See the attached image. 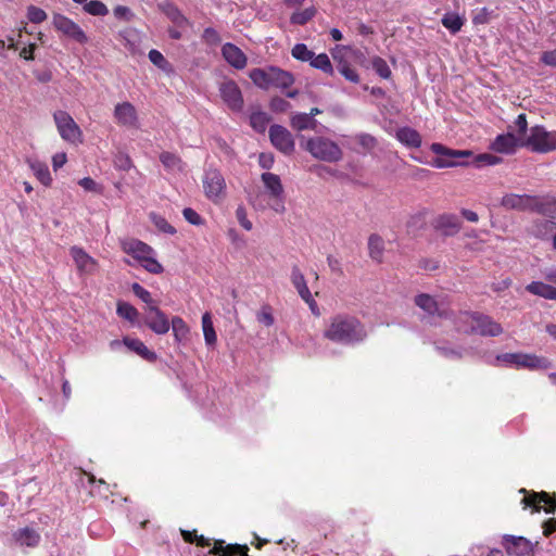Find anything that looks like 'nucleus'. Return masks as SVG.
Returning <instances> with one entry per match:
<instances>
[{"label": "nucleus", "mask_w": 556, "mask_h": 556, "mask_svg": "<svg viewBox=\"0 0 556 556\" xmlns=\"http://www.w3.org/2000/svg\"><path fill=\"white\" fill-rule=\"evenodd\" d=\"M182 215L191 225L200 226L204 224V219L191 207L184 208Z\"/></svg>", "instance_id": "obj_58"}, {"label": "nucleus", "mask_w": 556, "mask_h": 556, "mask_svg": "<svg viewBox=\"0 0 556 556\" xmlns=\"http://www.w3.org/2000/svg\"><path fill=\"white\" fill-rule=\"evenodd\" d=\"M472 157V163H475L478 167L480 166H492V165H497L500 163H502V157L500 156H496L494 154H491V153H481V154H478L476 156H471Z\"/></svg>", "instance_id": "obj_46"}, {"label": "nucleus", "mask_w": 556, "mask_h": 556, "mask_svg": "<svg viewBox=\"0 0 556 556\" xmlns=\"http://www.w3.org/2000/svg\"><path fill=\"white\" fill-rule=\"evenodd\" d=\"M224 59L235 68L242 70L247 65V56L236 45L227 42L222 48Z\"/></svg>", "instance_id": "obj_22"}, {"label": "nucleus", "mask_w": 556, "mask_h": 556, "mask_svg": "<svg viewBox=\"0 0 556 556\" xmlns=\"http://www.w3.org/2000/svg\"><path fill=\"white\" fill-rule=\"evenodd\" d=\"M202 38L205 42L210 45H217L220 41L219 34L217 33L216 29L212 27H207L204 29Z\"/></svg>", "instance_id": "obj_61"}, {"label": "nucleus", "mask_w": 556, "mask_h": 556, "mask_svg": "<svg viewBox=\"0 0 556 556\" xmlns=\"http://www.w3.org/2000/svg\"><path fill=\"white\" fill-rule=\"evenodd\" d=\"M114 118L121 126L136 127L138 122L136 108L127 101L118 103L114 109Z\"/></svg>", "instance_id": "obj_18"}, {"label": "nucleus", "mask_w": 556, "mask_h": 556, "mask_svg": "<svg viewBox=\"0 0 556 556\" xmlns=\"http://www.w3.org/2000/svg\"><path fill=\"white\" fill-rule=\"evenodd\" d=\"M79 186L83 187L86 191H91L96 193L101 192V188L99 185L90 177H84L78 181Z\"/></svg>", "instance_id": "obj_62"}, {"label": "nucleus", "mask_w": 556, "mask_h": 556, "mask_svg": "<svg viewBox=\"0 0 556 556\" xmlns=\"http://www.w3.org/2000/svg\"><path fill=\"white\" fill-rule=\"evenodd\" d=\"M122 250L130 255L138 262L147 271L151 274H161L164 268L161 263L156 261L154 250L143 241L138 239H125L121 241Z\"/></svg>", "instance_id": "obj_3"}, {"label": "nucleus", "mask_w": 556, "mask_h": 556, "mask_svg": "<svg viewBox=\"0 0 556 556\" xmlns=\"http://www.w3.org/2000/svg\"><path fill=\"white\" fill-rule=\"evenodd\" d=\"M539 211L545 216L556 218V198H545L539 204Z\"/></svg>", "instance_id": "obj_50"}, {"label": "nucleus", "mask_w": 556, "mask_h": 556, "mask_svg": "<svg viewBox=\"0 0 556 556\" xmlns=\"http://www.w3.org/2000/svg\"><path fill=\"white\" fill-rule=\"evenodd\" d=\"M202 329L204 340L207 345H214L217 341V336L213 326L212 316L208 312L202 316Z\"/></svg>", "instance_id": "obj_37"}, {"label": "nucleus", "mask_w": 556, "mask_h": 556, "mask_svg": "<svg viewBox=\"0 0 556 556\" xmlns=\"http://www.w3.org/2000/svg\"><path fill=\"white\" fill-rule=\"evenodd\" d=\"M88 477V481L93 485L90 493L92 495L108 496L109 493V484L103 479H96L92 473H86Z\"/></svg>", "instance_id": "obj_45"}, {"label": "nucleus", "mask_w": 556, "mask_h": 556, "mask_svg": "<svg viewBox=\"0 0 556 556\" xmlns=\"http://www.w3.org/2000/svg\"><path fill=\"white\" fill-rule=\"evenodd\" d=\"M83 9L92 16H105L109 13L108 7L99 0L87 1Z\"/></svg>", "instance_id": "obj_43"}, {"label": "nucleus", "mask_w": 556, "mask_h": 556, "mask_svg": "<svg viewBox=\"0 0 556 556\" xmlns=\"http://www.w3.org/2000/svg\"><path fill=\"white\" fill-rule=\"evenodd\" d=\"M219 94L232 112H241L244 105L242 92L235 80L228 79L219 85Z\"/></svg>", "instance_id": "obj_10"}, {"label": "nucleus", "mask_w": 556, "mask_h": 556, "mask_svg": "<svg viewBox=\"0 0 556 556\" xmlns=\"http://www.w3.org/2000/svg\"><path fill=\"white\" fill-rule=\"evenodd\" d=\"M131 290L136 296H138L142 302H144L148 306L150 305H157L152 296L151 293L144 289L141 285L138 282L132 283Z\"/></svg>", "instance_id": "obj_53"}, {"label": "nucleus", "mask_w": 556, "mask_h": 556, "mask_svg": "<svg viewBox=\"0 0 556 556\" xmlns=\"http://www.w3.org/2000/svg\"><path fill=\"white\" fill-rule=\"evenodd\" d=\"M270 121V115L261 110H253L250 114V126L260 134L265 132Z\"/></svg>", "instance_id": "obj_31"}, {"label": "nucleus", "mask_w": 556, "mask_h": 556, "mask_svg": "<svg viewBox=\"0 0 556 556\" xmlns=\"http://www.w3.org/2000/svg\"><path fill=\"white\" fill-rule=\"evenodd\" d=\"M541 62L545 65L556 67V49L543 52Z\"/></svg>", "instance_id": "obj_64"}, {"label": "nucleus", "mask_w": 556, "mask_h": 556, "mask_svg": "<svg viewBox=\"0 0 556 556\" xmlns=\"http://www.w3.org/2000/svg\"><path fill=\"white\" fill-rule=\"evenodd\" d=\"M160 161L165 168L170 170L181 169L182 166L181 159L177 154L167 151H164L160 154Z\"/></svg>", "instance_id": "obj_44"}, {"label": "nucleus", "mask_w": 556, "mask_h": 556, "mask_svg": "<svg viewBox=\"0 0 556 556\" xmlns=\"http://www.w3.org/2000/svg\"><path fill=\"white\" fill-rule=\"evenodd\" d=\"M517 147L516 138L513 134L498 135L491 143L490 148L494 152L510 154Z\"/></svg>", "instance_id": "obj_26"}, {"label": "nucleus", "mask_w": 556, "mask_h": 556, "mask_svg": "<svg viewBox=\"0 0 556 556\" xmlns=\"http://www.w3.org/2000/svg\"><path fill=\"white\" fill-rule=\"evenodd\" d=\"M291 104L280 97H273L269 102V109L270 111L275 113H283L287 112L290 109Z\"/></svg>", "instance_id": "obj_56"}, {"label": "nucleus", "mask_w": 556, "mask_h": 556, "mask_svg": "<svg viewBox=\"0 0 556 556\" xmlns=\"http://www.w3.org/2000/svg\"><path fill=\"white\" fill-rule=\"evenodd\" d=\"M526 290L531 294L541 296L543 299L556 301V287L544 283L542 281H532L526 286Z\"/></svg>", "instance_id": "obj_29"}, {"label": "nucleus", "mask_w": 556, "mask_h": 556, "mask_svg": "<svg viewBox=\"0 0 556 556\" xmlns=\"http://www.w3.org/2000/svg\"><path fill=\"white\" fill-rule=\"evenodd\" d=\"M511 282L513 281L510 278H505L498 282L491 283L490 288L493 292L501 293V292H504L507 289H509V287L511 286Z\"/></svg>", "instance_id": "obj_63"}, {"label": "nucleus", "mask_w": 556, "mask_h": 556, "mask_svg": "<svg viewBox=\"0 0 556 556\" xmlns=\"http://www.w3.org/2000/svg\"><path fill=\"white\" fill-rule=\"evenodd\" d=\"M134 31L131 29H126L118 33V39L121 43L131 53L136 52L137 43L132 40Z\"/></svg>", "instance_id": "obj_52"}, {"label": "nucleus", "mask_w": 556, "mask_h": 556, "mask_svg": "<svg viewBox=\"0 0 556 556\" xmlns=\"http://www.w3.org/2000/svg\"><path fill=\"white\" fill-rule=\"evenodd\" d=\"M123 343L132 352L138 354L143 359L153 363L157 359V355L155 352L149 350L147 345L139 339H134L129 337H125L123 339Z\"/></svg>", "instance_id": "obj_25"}, {"label": "nucleus", "mask_w": 556, "mask_h": 556, "mask_svg": "<svg viewBox=\"0 0 556 556\" xmlns=\"http://www.w3.org/2000/svg\"><path fill=\"white\" fill-rule=\"evenodd\" d=\"M148 56L151 63L160 70L165 72H168L170 70L169 62L164 58V55L159 50H150Z\"/></svg>", "instance_id": "obj_49"}, {"label": "nucleus", "mask_w": 556, "mask_h": 556, "mask_svg": "<svg viewBox=\"0 0 556 556\" xmlns=\"http://www.w3.org/2000/svg\"><path fill=\"white\" fill-rule=\"evenodd\" d=\"M116 313L121 318L135 323L139 316L138 309L127 302H117Z\"/></svg>", "instance_id": "obj_38"}, {"label": "nucleus", "mask_w": 556, "mask_h": 556, "mask_svg": "<svg viewBox=\"0 0 556 556\" xmlns=\"http://www.w3.org/2000/svg\"><path fill=\"white\" fill-rule=\"evenodd\" d=\"M305 149L317 160L325 162H338L342 159L341 148L332 140L325 137L311 138Z\"/></svg>", "instance_id": "obj_5"}, {"label": "nucleus", "mask_w": 556, "mask_h": 556, "mask_svg": "<svg viewBox=\"0 0 556 556\" xmlns=\"http://www.w3.org/2000/svg\"><path fill=\"white\" fill-rule=\"evenodd\" d=\"M53 118L62 139L72 143L81 142L83 132L67 112L59 110L53 114Z\"/></svg>", "instance_id": "obj_9"}, {"label": "nucleus", "mask_w": 556, "mask_h": 556, "mask_svg": "<svg viewBox=\"0 0 556 556\" xmlns=\"http://www.w3.org/2000/svg\"><path fill=\"white\" fill-rule=\"evenodd\" d=\"M291 281L301 298L305 295L309 296L311 291L307 287L304 275L301 273L298 266L292 267Z\"/></svg>", "instance_id": "obj_35"}, {"label": "nucleus", "mask_w": 556, "mask_h": 556, "mask_svg": "<svg viewBox=\"0 0 556 556\" xmlns=\"http://www.w3.org/2000/svg\"><path fill=\"white\" fill-rule=\"evenodd\" d=\"M317 13L315 7L306 8L302 11L293 12L290 16V22L293 25H305L308 23Z\"/></svg>", "instance_id": "obj_39"}, {"label": "nucleus", "mask_w": 556, "mask_h": 556, "mask_svg": "<svg viewBox=\"0 0 556 556\" xmlns=\"http://www.w3.org/2000/svg\"><path fill=\"white\" fill-rule=\"evenodd\" d=\"M309 64L312 67L320 70L326 74H329V75L333 74L332 64L330 62L329 56L326 53H320L318 55L314 54Z\"/></svg>", "instance_id": "obj_42"}, {"label": "nucleus", "mask_w": 556, "mask_h": 556, "mask_svg": "<svg viewBox=\"0 0 556 556\" xmlns=\"http://www.w3.org/2000/svg\"><path fill=\"white\" fill-rule=\"evenodd\" d=\"M290 125L298 131L306 129L315 130L317 127V121L306 113H296L291 116Z\"/></svg>", "instance_id": "obj_30"}, {"label": "nucleus", "mask_w": 556, "mask_h": 556, "mask_svg": "<svg viewBox=\"0 0 556 556\" xmlns=\"http://www.w3.org/2000/svg\"><path fill=\"white\" fill-rule=\"evenodd\" d=\"M157 9L177 27L186 28L191 26L190 21L182 14L180 9L172 1H164L157 4Z\"/></svg>", "instance_id": "obj_20"}, {"label": "nucleus", "mask_w": 556, "mask_h": 556, "mask_svg": "<svg viewBox=\"0 0 556 556\" xmlns=\"http://www.w3.org/2000/svg\"><path fill=\"white\" fill-rule=\"evenodd\" d=\"M497 361L515 366L516 368H534L540 364V359L536 356L523 353H505L498 355Z\"/></svg>", "instance_id": "obj_19"}, {"label": "nucleus", "mask_w": 556, "mask_h": 556, "mask_svg": "<svg viewBox=\"0 0 556 556\" xmlns=\"http://www.w3.org/2000/svg\"><path fill=\"white\" fill-rule=\"evenodd\" d=\"M529 200L528 195H519V194H505L502 198L501 204L502 206L509 210H525L526 202Z\"/></svg>", "instance_id": "obj_36"}, {"label": "nucleus", "mask_w": 556, "mask_h": 556, "mask_svg": "<svg viewBox=\"0 0 556 556\" xmlns=\"http://www.w3.org/2000/svg\"><path fill=\"white\" fill-rule=\"evenodd\" d=\"M269 139L271 144L286 155H291L295 150V142L292 134L281 125L270 126Z\"/></svg>", "instance_id": "obj_12"}, {"label": "nucleus", "mask_w": 556, "mask_h": 556, "mask_svg": "<svg viewBox=\"0 0 556 556\" xmlns=\"http://www.w3.org/2000/svg\"><path fill=\"white\" fill-rule=\"evenodd\" d=\"M503 546L510 556H527L532 553V543L523 536L505 535Z\"/></svg>", "instance_id": "obj_17"}, {"label": "nucleus", "mask_w": 556, "mask_h": 556, "mask_svg": "<svg viewBox=\"0 0 556 556\" xmlns=\"http://www.w3.org/2000/svg\"><path fill=\"white\" fill-rule=\"evenodd\" d=\"M236 217L241 227H243L245 230H251L253 225L248 218L247 210L244 206L239 205L236 210Z\"/></svg>", "instance_id": "obj_59"}, {"label": "nucleus", "mask_w": 556, "mask_h": 556, "mask_svg": "<svg viewBox=\"0 0 556 556\" xmlns=\"http://www.w3.org/2000/svg\"><path fill=\"white\" fill-rule=\"evenodd\" d=\"M144 325L156 334H165L169 331L170 321L166 314L157 305H150L146 308Z\"/></svg>", "instance_id": "obj_13"}, {"label": "nucleus", "mask_w": 556, "mask_h": 556, "mask_svg": "<svg viewBox=\"0 0 556 556\" xmlns=\"http://www.w3.org/2000/svg\"><path fill=\"white\" fill-rule=\"evenodd\" d=\"M371 64H372V68L375 70V72L383 79H389L392 75V72L388 65V63L386 62V60H383L382 58L380 56H375L371 61Z\"/></svg>", "instance_id": "obj_48"}, {"label": "nucleus", "mask_w": 556, "mask_h": 556, "mask_svg": "<svg viewBox=\"0 0 556 556\" xmlns=\"http://www.w3.org/2000/svg\"><path fill=\"white\" fill-rule=\"evenodd\" d=\"M29 167L33 170L36 178L45 186L50 187L52 184V177L50 174V170L47 166V164L39 162V161H33L29 162Z\"/></svg>", "instance_id": "obj_34"}, {"label": "nucleus", "mask_w": 556, "mask_h": 556, "mask_svg": "<svg viewBox=\"0 0 556 556\" xmlns=\"http://www.w3.org/2000/svg\"><path fill=\"white\" fill-rule=\"evenodd\" d=\"M414 303L430 316H444V312L440 311L437 300L428 293L417 294L414 299Z\"/></svg>", "instance_id": "obj_24"}, {"label": "nucleus", "mask_w": 556, "mask_h": 556, "mask_svg": "<svg viewBox=\"0 0 556 556\" xmlns=\"http://www.w3.org/2000/svg\"><path fill=\"white\" fill-rule=\"evenodd\" d=\"M257 321L265 325L266 327H270L275 323V318L273 315L271 306L268 304H264L260 312L256 314Z\"/></svg>", "instance_id": "obj_51"}, {"label": "nucleus", "mask_w": 556, "mask_h": 556, "mask_svg": "<svg viewBox=\"0 0 556 556\" xmlns=\"http://www.w3.org/2000/svg\"><path fill=\"white\" fill-rule=\"evenodd\" d=\"M291 54L294 59L302 61V62H309L312 58L314 56V52L309 50L306 45L304 43H296L292 50Z\"/></svg>", "instance_id": "obj_47"}, {"label": "nucleus", "mask_w": 556, "mask_h": 556, "mask_svg": "<svg viewBox=\"0 0 556 556\" xmlns=\"http://www.w3.org/2000/svg\"><path fill=\"white\" fill-rule=\"evenodd\" d=\"M337 70L346 80L354 83V84L359 83V75L357 74L356 70L353 68L346 60L340 59L337 64Z\"/></svg>", "instance_id": "obj_40"}, {"label": "nucleus", "mask_w": 556, "mask_h": 556, "mask_svg": "<svg viewBox=\"0 0 556 556\" xmlns=\"http://www.w3.org/2000/svg\"><path fill=\"white\" fill-rule=\"evenodd\" d=\"M395 138L405 147L418 149L421 147V135L414 128L404 126L400 127L395 132Z\"/></svg>", "instance_id": "obj_23"}, {"label": "nucleus", "mask_w": 556, "mask_h": 556, "mask_svg": "<svg viewBox=\"0 0 556 556\" xmlns=\"http://www.w3.org/2000/svg\"><path fill=\"white\" fill-rule=\"evenodd\" d=\"M70 253L80 275H92L97 270V260L90 256L83 248L74 245L70 249Z\"/></svg>", "instance_id": "obj_16"}, {"label": "nucleus", "mask_w": 556, "mask_h": 556, "mask_svg": "<svg viewBox=\"0 0 556 556\" xmlns=\"http://www.w3.org/2000/svg\"><path fill=\"white\" fill-rule=\"evenodd\" d=\"M114 16L118 20L129 22L134 18L132 11L126 5H116L113 9Z\"/></svg>", "instance_id": "obj_60"}, {"label": "nucleus", "mask_w": 556, "mask_h": 556, "mask_svg": "<svg viewBox=\"0 0 556 556\" xmlns=\"http://www.w3.org/2000/svg\"><path fill=\"white\" fill-rule=\"evenodd\" d=\"M205 197L214 203H219L226 194V181L223 174L215 168H207L203 175Z\"/></svg>", "instance_id": "obj_8"}, {"label": "nucleus", "mask_w": 556, "mask_h": 556, "mask_svg": "<svg viewBox=\"0 0 556 556\" xmlns=\"http://www.w3.org/2000/svg\"><path fill=\"white\" fill-rule=\"evenodd\" d=\"M356 139L359 146H362L366 151H371L377 146L376 138L369 134H361Z\"/></svg>", "instance_id": "obj_57"}, {"label": "nucleus", "mask_w": 556, "mask_h": 556, "mask_svg": "<svg viewBox=\"0 0 556 556\" xmlns=\"http://www.w3.org/2000/svg\"><path fill=\"white\" fill-rule=\"evenodd\" d=\"M170 326L173 329L175 341L178 344L188 340L189 327L181 317L174 316L170 320Z\"/></svg>", "instance_id": "obj_33"}, {"label": "nucleus", "mask_w": 556, "mask_h": 556, "mask_svg": "<svg viewBox=\"0 0 556 556\" xmlns=\"http://www.w3.org/2000/svg\"><path fill=\"white\" fill-rule=\"evenodd\" d=\"M430 150L437 155L430 162V165L435 168L468 166L470 164L468 159L472 156L470 150H455L439 142H433Z\"/></svg>", "instance_id": "obj_4"}, {"label": "nucleus", "mask_w": 556, "mask_h": 556, "mask_svg": "<svg viewBox=\"0 0 556 556\" xmlns=\"http://www.w3.org/2000/svg\"><path fill=\"white\" fill-rule=\"evenodd\" d=\"M433 229L444 237L457 235L462 228V222L455 214L444 213L438 215L431 223Z\"/></svg>", "instance_id": "obj_15"}, {"label": "nucleus", "mask_w": 556, "mask_h": 556, "mask_svg": "<svg viewBox=\"0 0 556 556\" xmlns=\"http://www.w3.org/2000/svg\"><path fill=\"white\" fill-rule=\"evenodd\" d=\"M384 240L378 233H371L368 238V255L378 264L383 262Z\"/></svg>", "instance_id": "obj_28"}, {"label": "nucleus", "mask_w": 556, "mask_h": 556, "mask_svg": "<svg viewBox=\"0 0 556 556\" xmlns=\"http://www.w3.org/2000/svg\"><path fill=\"white\" fill-rule=\"evenodd\" d=\"M261 178L269 195L275 200V204L271 205L273 210L277 213H282L285 211L283 187L280 177L274 173H263Z\"/></svg>", "instance_id": "obj_14"}, {"label": "nucleus", "mask_w": 556, "mask_h": 556, "mask_svg": "<svg viewBox=\"0 0 556 556\" xmlns=\"http://www.w3.org/2000/svg\"><path fill=\"white\" fill-rule=\"evenodd\" d=\"M151 219L154 226L162 232L174 235L176 233V229L162 216L156 214H151Z\"/></svg>", "instance_id": "obj_55"}, {"label": "nucleus", "mask_w": 556, "mask_h": 556, "mask_svg": "<svg viewBox=\"0 0 556 556\" xmlns=\"http://www.w3.org/2000/svg\"><path fill=\"white\" fill-rule=\"evenodd\" d=\"M294 83L293 76L278 67H269V88L287 89Z\"/></svg>", "instance_id": "obj_27"}, {"label": "nucleus", "mask_w": 556, "mask_h": 556, "mask_svg": "<svg viewBox=\"0 0 556 556\" xmlns=\"http://www.w3.org/2000/svg\"><path fill=\"white\" fill-rule=\"evenodd\" d=\"M520 493L525 494L521 500L523 509L531 508L532 513H539L543 509L546 514H554L556 511L555 494L551 495L545 491H527L526 489H521Z\"/></svg>", "instance_id": "obj_7"}, {"label": "nucleus", "mask_w": 556, "mask_h": 556, "mask_svg": "<svg viewBox=\"0 0 556 556\" xmlns=\"http://www.w3.org/2000/svg\"><path fill=\"white\" fill-rule=\"evenodd\" d=\"M466 18L455 12L445 13L441 20L442 25L450 30L451 34L455 35L460 31L464 26Z\"/></svg>", "instance_id": "obj_32"}, {"label": "nucleus", "mask_w": 556, "mask_h": 556, "mask_svg": "<svg viewBox=\"0 0 556 556\" xmlns=\"http://www.w3.org/2000/svg\"><path fill=\"white\" fill-rule=\"evenodd\" d=\"M457 331L482 337H497L503 333V327L491 316L479 312H459L455 319Z\"/></svg>", "instance_id": "obj_2"}, {"label": "nucleus", "mask_w": 556, "mask_h": 556, "mask_svg": "<svg viewBox=\"0 0 556 556\" xmlns=\"http://www.w3.org/2000/svg\"><path fill=\"white\" fill-rule=\"evenodd\" d=\"M27 18L34 24H40L47 20V13L36 5H29L27 8Z\"/></svg>", "instance_id": "obj_54"}, {"label": "nucleus", "mask_w": 556, "mask_h": 556, "mask_svg": "<svg viewBox=\"0 0 556 556\" xmlns=\"http://www.w3.org/2000/svg\"><path fill=\"white\" fill-rule=\"evenodd\" d=\"M52 24L58 31L79 43L84 45L88 41V37L80 26L63 14H53Z\"/></svg>", "instance_id": "obj_11"}, {"label": "nucleus", "mask_w": 556, "mask_h": 556, "mask_svg": "<svg viewBox=\"0 0 556 556\" xmlns=\"http://www.w3.org/2000/svg\"><path fill=\"white\" fill-rule=\"evenodd\" d=\"M525 146L538 153H548L556 150V130L547 131L543 126L536 125L530 129Z\"/></svg>", "instance_id": "obj_6"}, {"label": "nucleus", "mask_w": 556, "mask_h": 556, "mask_svg": "<svg viewBox=\"0 0 556 556\" xmlns=\"http://www.w3.org/2000/svg\"><path fill=\"white\" fill-rule=\"evenodd\" d=\"M249 76L257 87L262 89H269V68H253Z\"/></svg>", "instance_id": "obj_41"}, {"label": "nucleus", "mask_w": 556, "mask_h": 556, "mask_svg": "<svg viewBox=\"0 0 556 556\" xmlns=\"http://www.w3.org/2000/svg\"><path fill=\"white\" fill-rule=\"evenodd\" d=\"M13 540L20 546L37 547L40 543V534L37 530L30 527L20 528L12 534Z\"/></svg>", "instance_id": "obj_21"}, {"label": "nucleus", "mask_w": 556, "mask_h": 556, "mask_svg": "<svg viewBox=\"0 0 556 556\" xmlns=\"http://www.w3.org/2000/svg\"><path fill=\"white\" fill-rule=\"evenodd\" d=\"M324 338L339 344L352 345L362 342L367 332L362 321L349 314H337L329 319Z\"/></svg>", "instance_id": "obj_1"}]
</instances>
